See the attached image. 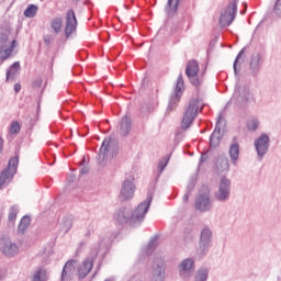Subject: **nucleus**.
Instances as JSON below:
<instances>
[{
    "label": "nucleus",
    "mask_w": 281,
    "mask_h": 281,
    "mask_svg": "<svg viewBox=\"0 0 281 281\" xmlns=\"http://www.w3.org/2000/svg\"><path fill=\"white\" fill-rule=\"evenodd\" d=\"M19 168V157H13L9 160L8 166L0 172V190L12 183L16 169Z\"/></svg>",
    "instance_id": "1"
},
{
    "label": "nucleus",
    "mask_w": 281,
    "mask_h": 281,
    "mask_svg": "<svg viewBox=\"0 0 281 281\" xmlns=\"http://www.w3.org/2000/svg\"><path fill=\"white\" fill-rule=\"evenodd\" d=\"M201 102L199 100H193L189 103L187 111L184 112V116L182 119L181 127L187 130L190 128L192 122H194V117L199 113Z\"/></svg>",
    "instance_id": "2"
},
{
    "label": "nucleus",
    "mask_w": 281,
    "mask_h": 281,
    "mask_svg": "<svg viewBox=\"0 0 281 281\" xmlns=\"http://www.w3.org/2000/svg\"><path fill=\"white\" fill-rule=\"evenodd\" d=\"M236 12H238V7L236 5V0H233L227 5L226 10L221 14L220 25H222V27L232 25L234 19H236Z\"/></svg>",
    "instance_id": "3"
},
{
    "label": "nucleus",
    "mask_w": 281,
    "mask_h": 281,
    "mask_svg": "<svg viewBox=\"0 0 281 281\" xmlns=\"http://www.w3.org/2000/svg\"><path fill=\"white\" fill-rule=\"evenodd\" d=\"M186 74L192 85L195 87L201 85V80H199V63L196 60L188 61Z\"/></svg>",
    "instance_id": "4"
},
{
    "label": "nucleus",
    "mask_w": 281,
    "mask_h": 281,
    "mask_svg": "<svg viewBox=\"0 0 281 281\" xmlns=\"http://www.w3.org/2000/svg\"><path fill=\"white\" fill-rule=\"evenodd\" d=\"M195 210L200 212H207L210 210V189L206 187L202 188V194H200L195 202Z\"/></svg>",
    "instance_id": "5"
},
{
    "label": "nucleus",
    "mask_w": 281,
    "mask_h": 281,
    "mask_svg": "<svg viewBox=\"0 0 281 281\" xmlns=\"http://www.w3.org/2000/svg\"><path fill=\"white\" fill-rule=\"evenodd\" d=\"M153 198H149L147 201L140 203L137 209L132 214V221H144V217L150 210V203Z\"/></svg>",
    "instance_id": "6"
},
{
    "label": "nucleus",
    "mask_w": 281,
    "mask_h": 281,
    "mask_svg": "<svg viewBox=\"0 0 281 281\" xmlns=\"http://www.w3.org/2000/svg\"><path fill=\"white\" fill-rule=\"evenodd\" d=\"M78 27V20L76 19V12L74 10H69L66 13V36H71L76 29Z\"/></svg>",
    "instance_id": "7"
},
{
    "label": "nucleus",
    "mask_w": 281,
    "mask_h": 281,
    "mask_svg": "<svg viewBox=\"0 0 281 281\" xmlns=\"http://www.w3.org/2000/svg\"><path fill=\"white\" fill-rule=\"evenodd\" d=\"M111 148L116 149L117 143L111 139V137L104 138L99 151V157L101 159H106V155L109 154V150H111Z\"/></svg>",
    "instance_id": "8"
},
{
    "label": "nucleus",
    "mask_w": 281,
    "mask_h": 281,
    "mask_svg": "<svg viewBox=\"0 0 281 281\" xmlns=\"http://www.w3.org/2000/svg\"><path fill=\"white\" fill-rule=\"evenodd\" d=\"M256 150L260 157L262 155H267V150H269V136L261 135L256 142H255Z\"/></svg>",
    "instance_id": "9"
},
{
    "label": "nucleus",
    "mask_w": 281,
    "mask_h": 281,
    "mask_svg": "<svg viewBox=\"0 0 281 281\" xmlns=\"http://www.w3.org/2000/svg\"><path fill=\"white\" fill-rule=\"evenodd\" d=\"M134 192L135 186L133 184V182L128 180L124 181L121 190V199L123 201H128V199H133Z\"/></svg>",
    "instance_id": "10"
},
{
    "label": "nucleus",
    "mask_w": 281,
    "mask_h": 281,
    "mask_svg": "<svg viewBox=\"0 0 281 281\" xmlns=\"http://www.w3.org/2000/svg\"><path fill=\"white\" fill-rule=\"evenodd\" d=\"M229 196V180L226 178L221 179L220 189L216 194L218 201H225Z\"/></svg>",
    "instance_id": "11"
},
{
    "label": "nucleus",
    "mask_w": 281,
    "mask_h": 281,
    "mask_svg": "<svg viewBox=\"0 0 281 281\" xmlns=\"http://www.w3.org/2000/svg\"><path fill=\"white\" fill-rule=\"evenodd\" d=\"M76 260L71 259L68 260L61 271V281H70L71 280V276H74V271L76 269L75 265H76Z\"/></svg>",
    "instance_id": "12"
},
{
    "label": "nucleus",
    "mask_w": 281,
    "mask_h": 281,
    "mask_svg": "<svg viewBox=\"0 0 281 281\" xmlns=\"http://www.w3.org/2000/svg\"><path fill=\"white\" fill-rule=\"evenodd\" d=\"M91 269H93V259H86L78 267V277L87 278L89 273H91Z\"/></svg>",
    "instance_id": "13"
},
{
    "label": "nucleus",
    "mask_w": 281,
    "mask_h": 281,
    "mask_svg": "<svg viewBox=\"0 0 281 281\" xmlns=\"http://www.w3.org/2000/svg\"><path fill=\"white\" fill-rule=\"evenodd\" d=\"M8 45H10V42H8V37H1L0 38V49L4 50V54L7 56H10V54H12V52H14V47H16V41H12V44L10 47H8Z\"/></svg>",
    "instance_id": "14"
},
{
    "label": "nucleus",
    "mask_w": 281,
    "mask_h": 281,
    "mask_svg": "<svg viewBox=\"0 0 281 281\" xmlns=\"http://www.w3.org/2000/svg\"><path fill=\"white\" fill-rule=\"evenodd\" d=\"M2 252L4 254V256H16V254H19V246L12 243H7L2 247Z\"/></svg>",
    "instance_id": "15"
},
{
    "label": "nucleus",
    "mask_w": 281,
    "mask_h": 281,
    "mask_svg": "<svg viewBox=\"0 0 281 281\" xmlns=\"http://www.w3.org/2000/svg\"><path fill=\"white\" fill-rule=\"evenodd\" d=\"M131 132V119L128 116H124L121 121V135L123 137H126L128 133Z\"/></svg>",
    "instance_id": "16"
},
{
    "label": "nucleus",
    "mask_w": 281,
    "mask_h": 281,
    "mask_svg": "<svg viewBox=\"0 0 281 281\" xmlns=\"http://www.w3.org/2000/svg\"><path fill=\"white\" fill-rule=\"evenodd\" d=\"M32 281H47V270L45 268H38L34 272Z\"/></svg>",
    "instance_id": "17"
},
{
    "label": "nucleus",
    "mask_w": 281,
    "mask_h": 281,
    "mask_svg": "<svg viewBox=\"0 0 281 281\" xmlns=\"http://www.w3.org/2000/svg\"><path fill=\"white\" fill-rule=\"evenodd\" d=\"M50 27L55 34H60L63 32V19L54 18L50 22Z\"/></svg>",
    "instance_id": "18"
},
{
    "label": "nucleus",
    "mask_w": 281,
    "mask_h": 281,
    "mask_svg": "<svg viewBox=\"0 0 281 281\" xmlns=\"http://www.w3.org/2000/svg\"><path fill=\"white\" fill-rule=\"evenodd\" d=\"M194 269V261L192 259H184L180 263V271H183L184 273L188 271H192Z\"/></svg>",
    "instance_id": "19"
},
{
    "label": "nucleus",
    "mask_w": 281,
    "mask_h": 281,
    "mask_svg": "<svg viewBox=\"0 0 281 281\" xmlns=\"http://www.w3.org/2000/svg\"><path fill=\"white\" fill-rule=\"evenodd\" d=\"M221 144V131H214L210 137V145L216 148Z\"/></svg>",
    "instance_id": "20"
},
{
    "label": "nucleus",
    "mask_w": 281,
    "mask_h": 281,
    "mask_svg": "<svg viewBox=\"0 0 281 281\" xmlns=\"http://www.w3.org/2000/svg\"><path fill=\"white\" fill-rule=\"evenodd\" d=\"M210 238H212V231L209 228H204L201 234V245L205 247L210 243Z\"/></svg>",
    "instance_id": "21"
},
{
    "label": "nucleus",
    "mask_w": 281,
    "mask_h": 281,
    "mask_svg": "<svg viewBox=\"0 0 281 281\" xmlns=\"http://www.w3.org/2000/svg\"><path fill=\"white\" fill-rule=\"evenodd\" d=\"M27 227H30V216H23L18 227L19 234H23Z\"/></svg>",
    "instance_id": "22"
},
{
    "label": "nucleus",
    "mask_w": 281,
    "mask_h": 281,
    "mask_svg": "<svg viewBox=\"0 0 281 281\" xmlns=\"http://www.w3.org/2000/svg\"><path fill=\"white\" fill-rule=\"evenodd\" d=\"M37 12H38V7L34 4H30L27 9L24 11V16H26L27 19H32L36 16Z\"/></svg>",
    "instance_id": "23"
},
{
    "label": "nucleus",
    "mask_w": 281,
    "mask_h": 281,
    "mask_svg": "<svg viewBox=\"0 0 281 281\" xmlns=\"http://www.w3.org/2000/svg\"><path fill=\"white\" fill-rule=\"evenodd\" d=\"M240 154V149L238 147V144H233L229 148V157L231 159H233L234 161H236V159H238V155Z\"/></svg>",
    "instance_id": "24"
},
{
    "label": "nucleus",
    "mask_w": 281,
    "mask_h": 281,
    "mask_svg": "<svg viewBox=\"0 0 281 281\" xmlns=\"http://www.w3.org/2000/svg\"><path fill=\"white\" fill-rule=\"evenodd\" d=\"M217 168L221 172H225V170H229V160L227 158H222L217 162Z\"/></svg>",
    "instance_id": "25"
},
{
    "label": "nucleus",
    "mask_w": 281,
    "mask_h": 281,
    "mask_svg": "<svg viewBox=\"0 0 281 281\" xmlns=\"http://www.w3.org/2000/svg\"><path fill=\"white\" fill-rule=\"evenodd\" d=\"M11 135H16V133H21V123L19 121H14L10 126Z\"/></svg>",
    "instance_id": "26"
},
{
    "label": "nucleus",
    "mask_w": 281,
    "mask_h": 281,
    "mask_svg": "<svg viewBox=\"0 0 281 281\" xmlns=\"http://www.w3.org/2000/svg\"><path fill=\"white\" fill-rule=\"evenodd\" d=\"M21 69V64L19 61H15L12 66L11 69L7 72V79L10 78L13 74H16Z\"/></svg>",
    "instance_id": "27"
},
{
    "label": "nucleus",
    "mask_w": 281,
    "mask_h": 281,
    "mask_svg": "<svg viewBox=\"0 0 281 281\" xmlns=\"http://www.w3.org/2000/svg\"><path fill=\"white\" fill-rule=\"evenodd\" d=\"M178 7H179V0H168L169 12H177Z\"/></svg>",
    "instance_id": "28"
},
{
    "label": "nucleus",
    "mask_w": 281,
    "mask_h": 281,
    "mask_svg": "<svg viewBox=\"0 0 281 281\" xmlns=\"http://www.w3.org/2000/svg\"><path fill=\"white\" fill-rule=\"evenodd\" d=\"M258 120L251 119L247 122V128L248 131H256L258 128Z\"/></svg>",
    "instance_id": "29"
},
{
    "label": "nucleus",
    "mask_w": 281,
    "mask_h": 281,
    "mask_svg": "<svg viewBox=\"0 0 281 281\" xmlns=\"http://www.w3.org/2000/svg\"><path fill=\"white\" fill-rule=\"evenodd\" d=\"M207 280V270H200L195 277V281H205Z\"/></svg>",
    "instance_id": "30"
},
{
    "label": "nucleus",
    "mask_w": 281,
    "mask_h": 281,
    "mask_svg": "<svg viewBox=\"0 0 281 281\" xmlns=\"http://www.w3.org/2000/svg\"><path fill=\"white\" fill-rule=\"evenodd\" d=\"M181 89H183V78L180 77L178 78L177 86H176L177 95L181 93Z\"/></svg>",
    "instance_id": "31"
},
{
    "label": "nucleus",
    "mask_w": 281,
    "mask_h": 281,
    "mask_svg": "<svg viewBox=\"0 0 281 281\" xmlns=\"http://www.w3.org/2000/svg\"><path fill=\"white\" fill-rule=\"evenodd\" d=\"M274 13L277 16H281V0H277L274 4Z\"/></svg>",
    "instance_id": "32"
},
{
    "label": "nucleus",
    "mask_w": 281,
    "mask_h": 281,
    "mask_svg": "<svg viewBox=\"0 0 281 281\" xmlns=\"http://www.w3.org/2000/svg\"><path fill=\"white\" fill-rule=\"evenodd\" d=\"M9 221H16V209L10 211Z\"/></svg>",
    "instance_id": "33"
},
{
    "label": "nucleus",
    "mask_w": 281,
    "mask_h": 281,
    "mask_svg": "<svg viewBox=\"0 0 281 281\" xmlns=\"http://www.w3.org/2000/svg\"><path fill=\"white\" fill-rule=\"evenodd\" d=\"M243 54H245L244 50H240L239 54L237 55L235 61H234V71L236 74V66L238 65V60L240 59V56H243Z\"/></svg>",
    "instance_id": "34"
},
{
    "label": "nucleus",
    "mask_w": 281,
    "mask_h": 281,
    "mask_svg": "<svg viewBox=\"0 0 281 281\" xmlns=\"http://www.w3.org/2000/svg\"><path fill=\"white\" fill-rule=\"evenodd\" d=\"M14 91H15V93H19V91H21V83L14 85Z\"/></svg>",
    "instance_id": "35"
},
{
    "label": "nucleus",
    "mask_w": 281,
    "mask_h": 281,
    "mask_svg": "<svg viewBox=\"0 0 281 281\" xmlns=\"http://www.w3.org/2000/svg\"><path fill=\"white\" fill-rule=\"evenodd\" d=\"M3 138L2 137H0V153H2L3 151Z\"/></svg>",
    "instance_id": "36"
},
{
    "label": "nucleus",
    "mask_w": 281,
    "mask_h": 281,
    "mask_svg": "<svg viewBox=\"0 0 281 281\" xmlns=\"http://www.w3.org/2000/svg\"><path fill=\"white\" fill-rule=\"evenodd\" d=\"M190 199V196L188 195V194H184L183 195V201L186 202V203H188V200Z\"/></svg>",
    "instance_id": "37"
}]
</instances>
